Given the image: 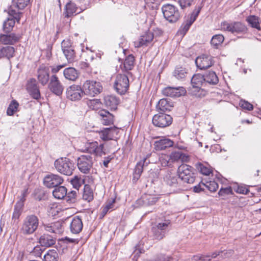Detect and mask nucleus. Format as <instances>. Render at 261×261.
<instances>
[{
    "instance_id": "nucleus-1",
    "label": "nucleus",
    "mask_w": 261,
    "mask_h": 261,
    "mask_svg": "<svg viewBox=\"0 0 261 261\" xmlns=\"http://www.w3.org/2000/svg\"><path fill=\"white\" fill-rule=\"evenodd\" d=\"M39 224V220L36 215H28L22 221L20 232L23 235L32 234L37 230Z\"/></svg>"
},
{
    "instance_id": "nucleus-2",
    "label": "nucleus",
    "mask_w": 261,
    "mask_h": 261,
    "mask_svg": "<svg viewBox=\"0 0 261 261\" xmlns=\"http://www.w3.org/2000/svg\"><path fill=\"white\" fill-rule=\"evenodd\" d=\"M171 226V222L169 219H165L159 222H156L151 227L152 236L153 239L158 241L162 240Z\"/></svg>"
},
{
    "instance_id": "nucleus-3",
    "label": "nucleus",
    "mask_w": 261,
    "mask_h": 261,
    "mask_svg": "<svg viewBox=\"0 0 261 261\" xmlns=\"http://www.w3.org/2000/svg\"><path fill=\"white\" fill-rule=\"evenodd\" d=\"M54 166L58 172L67 176L71 175L75 168L72 161L67 158L57 159L54 162Z\"/></svg>"
},
{
    "instance_id": "nucleus-4",
    "label": "nucleus",
    "mask_w": 261,
    "mask_h": 261,
    "mask_svg": "<svg viewBox=\"0 0 261 261\" xmlns=\"http://www.w3.org/2000/svg\"><path fill=\"white\" fill-rule=\"evenodd\" d=\"M194 171V168L187 164H181L177 169L178 175L181 181L188 184L194 182L195 175Z\"/></svg>"
},
{
    "instance_id": "nucleus-5",
    "label": "nucleus",
    "mask_w": 261,
    "mask_h": 261,
    "mask_svg": "<svg viewBox=\"0 0 261 261\" xmlns=\"http://www.w3.org/2000/svg\"><path fill=\"white\" fill-rule=\"evenodd\" d=\"M221 26L224 31L230 32L233 34H245L248 30L247 26L240 21H234L231 23L224 21L221 23Z\"/></svg>"
},
{
    "instance_id": "nucleus-6",
    "label": "nucleus",
    "mask_w": 261,
    "mask_h": 261,
    "mask_svg": "<svg viewBox=\"0 0 261 261\" xmlns=\"http://www.w3.org/2000/svg\"><path fill=\"white\" fill-rule=\"evenodd\" d=\"M83 88L85 95L92 97L101 93L103 89L100 82L93 80L86 81L83 85Z\"/></svg>"
},
{
    "instance_id": "nucleus-7",
    "label": "nucleus",
    "mask_w": 261,
    "mask_h": 261,
    "mask_svg": "<svg viewBox=\"0 0 261 261\" xmlns=\"http://www.w3.org/2000/svg\"><path fill=\"white\" fill-rule=\"evenodd\" d=\"M129 86V80L126 74L120 73L117 75L114 87L118 93L124 95L128 90Z\"/></svg>"
},
{
    "instance_id": "nucleus-8",
    "label": "nucleus",
    "mask_w": 261,
    "mask_h": 261,
    "mask_svg": "<svg viewBox=\"0 0 261 261\" xmlns=\"http://www.w3.org/2000/svg\"><path fill=\"white\" fill-rule=\"evenodd\" d=\"M162 11L164 18L170 22H175L180 17L178 9L170 4H166L162 6Z\"/></svg>"
},
{
    "instance_id": "nucleus-9",
    "label": "nucleus",
    "mask_w": 261,
    "mask_h": 261,
    "mask_svg": "<svg viewBox=\"0 0 261 261\" xmlns=\"http://www.w3.org/2000/svg\"><path fill=\"white\" fill-rule=\"evenodd\" d=\"M164 181L172 192H178L182 189L181 180L175 173L168 172L164 177Z\"/></svg>"
},
{
    "instance_id": "nucleus-10",
    "label": "nucleus",
    "mask_w": 261,
    "mask_h": 261,
    "mask_svg": "<svg viewBox=\"0 0 261 261\" xmlns=\"http://www.w3.org/2000/svg\"><path fill=\"white\" fill-rule=\"evenodd\" d=\"M77 166L79 170L85 174L90 172L93 162L92 157L90 155H81L77 159Z\"/></svg>"
},
{
    "instance_id": "nucleus-11",
    "label": "nucleus",
    "mask_w": 261,
    "mask_h": 261,
    "mask_svg": "<svg viewBox=\"0 0 261 261\" xmlns=\"http://www.w3.org/2000/svg\"><path fill=\"white\" fill-rule=\"evenodd\" d=\"M83 152H86L99 156H102L107 153L104 148V144L99 145L96 141L86 143Z\"/></svg>"
},
{
    "instance_id": "nucleus-12",
    "label": "nucleus",
    "mask_w": 261,
    "mask_h": 261,
    "mask_svg": "<svg viewBox=\"0 0 261 261\" xmlns=\"http://www.w3.org/2000/svg\"><path fill=\"white\" fill-rule=\"evenodd\" d=\"M172 120V117L170 115L160 113L154 115L152 118V123L156 127L164 128L171 125Z\"/></svg>"
},
{
    "instance_id": "nucleus-13",
    "label": "nucleus",
    "mask_w": 261,
    "mask_h": 261,
    "mask_svg": "<svg viewBox=\"0 0 261 261\" xmlns=\"http://www.w3.org/2000/svg\"><path fill=\"white\" fill-rule=\"evenodd\" d=\"M66 93L67 98L72 101L79 100L85 95L83 88L80 85L75 84L68 87Z\"/></svg>"
},
{
    "instance_id": "nucleus-14",
    "label": "nucleus",
    "mask_w": 261,
    "mask_h": 261,
    "mask_svg": "<svg viewBox=\"0 0 261 261\" xmlns=\"http://www.w3.org/2000/svg\"><path fill=\"white\" fill-rule=\"evenodd\" d=\"M22 36L20 34L15 33H4L0 34V44L14 45L19 42Z\"/></svg>"
},
{
    "instance_id": "nucleus-15",
    "label": "nucleus",
    "mask_w": 261,
    "mask_h": 261,
    "mask_svg": "<svg viewBox=\"0 0 261 261\" xmlns=\"http://www.w3.org/2000/svg\"><path fill=\"white\" fill-rule=\"evenodd\" d=\"M214 63V57L206 54H203L197 57L195 60L197 67L201 70H204L211 67Z\"/></svg>"
},
{
    "instance_id": "nucleus-16",
    "label": "nucleus",
    "mask_w": 261,
    "mask_h": 261,
    "mask_svg": "<svg viewBox=\"0 0 261 261\" xmlns=\"http://www.w3.org/2000/svg\"><path fill=\"white\" fill-rule=\"evenodd\" d=\"M26 89L33 99L39 100L41 98L40 90L35 79L31 78L28 81Z\"/></svg>"
},
{
    "instance_id": "nucleus-17",
    "label": "nucleus",
    "mask_w": 261,
    "mask_h": 261,
    "mask_svg": "<svg viewBox=\"0 0 261 261\" xmlns=\"http://www.w3.org/2000/svg\"><path fill=\"white\" fill-rule=\"evenodd\" d=\"M48 87L53 93L57 96L61 95L64 90V86L55 74L50 77Z\"/></svg>"
},
{
    "instance_id": "nucleus-18",
    "label": "nucleus",
    "mask_w": 261,
    "mask_h": 261,
    "mask_svg": "<svg viewBox=\"0 0 261 261\" xmlns=\"http://www.w3.org/2000/svg\"><path fill=\"white\" fill-rule=\"evenodd\" d=\"M43 182L45 186L51 188L60 186L63 182V179L59 175L50 174L45 176Z\"/></svg>"
},
{
    "instance_id": "nucleus-19",
    "label": "nucleus",
    "mask_w": 261,
    "mask_h": 261,
    "mask_svg": "<svg viewBox=\"0 0 261 261\" xmlns=\"http://www.w3.org/2000/svg\"><path fill=\"white\" fill-rule=\"evenodd\" d=\"M186 93V91L182 87H167L162 90V93L164 95L172 97H179L185 95Z\"/></svg>"
},
{
    "instance_id": "nucleus-20",
    "label": "nucleus",
    "mask_w": 261,
    "mask_h": 261,
    "mask_svg": "<svg viewBox=\"0 0 261 261\" xmlns=\"http://www.w3.org/2000/svg\"><path fill=\"white\" fill-rule=\"evenodd\" d=\"M246 21L251 28L255 29L253 33L256 36L258 35L257 34L261 33V20L259 17L250 15L246 17Z\"/></svg>"
},
{
    "instance_id": "nucleus-21",
    "label": "nucleus",
    "mask_w": 261,
    "mask_h": 261,
    "mask_svg": "<svg viewBox=\"0 0 261 261\" xmlns=\"http://www.w3.org/2000/svg\"><path fill=\"white\" fill-rule=\"evenodd\" d=\"M37 78L43 86L46 85L49 79V68L44 65L40 66L37 71Z\"/></svg>"
},
{
    "instance_id": "nucleus-22",
    "label": "nucleus",
    "mask_w": 261,
    "mask_h": 261,
    "mask_svg": "<svg viewBox=\"0 0 261 261\" xmlns=\"http://www.w3.org/2000/svg\"><path fill=\"white\" fill-rule=\"evenodd\" d=\"M154 35L153 33L148 31L145 32L140 36L139 40L134 42L135 47H140L143 46H147L153 40Z\"/></svg>"
},
{
    "instance_id": "nucleus-23",
    "label": "nucleus",
    "mask_w": 261,
    "mask_h": 261,
    "mask_svg": "<svg viewBox=\"0 0 261 261\" xmlns=\"http://www.w3.org/2000/svg\"><path fill=\"white\" fill-rule=\"evenodd\" d=\"M119 103V98L115 95H107L104 97V105L111 110H116Z\"/></svg>"
},
{
    "instance_id": "nucleus-24",
    "label": "nucleus",
    "mask_w": 261,
    "mask_h": 261,
    "mask_svg": "<svg viewBox=\"0 0 261 261\" xmlns=\"http://www.w3.org/2000/svg\"><path fill=\"white\" fill-rule=\"evenodd\" d=\"M83 227L81 218L79 216L74 217L70 224V231L73 234H78L82 230Z\"/></svg>"
},
{
    "instance_id": "nucleus-25",
    "label": "nucleus",
    "mask_w": 261,
    "mask_h": 261,
    "mask_svg": "<svg viewBox=\"0 0 261 261\" xmlns=\"http://www.w3.org/2000/svg\"><path fill=\"white\" fill-rule=\"evenodd\" d=\"M135 57L133 55H129L125 58L123 65H121V68L123 72L127 74H132L129 72L134 67Z\"/></svg>"
},
{
    "instance_id": "nucleus-26",
    "label": "nucleus",
    "mask_w": 261,
    "mask_h": 261,
    "mask_svg": "<svg viewBox=\"0 0 261 261\" xmlns=\"http://www.w3.org/2000/svg\"><path fill=\"white\" fill-rule=\"evenodd\" d=\"M157 201L158 198L154 195L145 194L137 200L136 203L140 205L149 206L154 204Z\"/></svg>"
},
{
    "instance_id": "nucleus-27",
    "label": "nucleus",
    "mask_w": 261,
    "mask_h": 261,
    "mask_svg": "<svg viewBox=\"0 0 261 261\" xmlns=\"http://www.w3.org/2000/svg\"><path fill=\"white\" fill-rule=\"evenodd\" d=\"M56 238L48 234L41 235L39 239V243L42 247H49L56 243Z\"/></svg>"
},
{
    "instance_id": "nucleus-28",
    "label": "nucleus",
    "mask_w": 261,
    "mask_h": 261,
    "mask_svg": "<svg viewBox=\"0 0 261 261\" xmlns=\"http://www.w3.org/2000/svg\"><path fill=\"white\" fill-rule=\"evenodd\" d=\"M98 114L100 117L101 122L103 124L108 125L113 123L114 116L108 111L101 110Z\"/></svg>"
},
{
    "instance_id": "nucleus-29",
    "label": "nucleus",
    "mask_w": 261,
    "mask_h": 261,
    "mask_svg": "<svg viewBox=\"0 0 261 261\" xmlns=\"http://www.w3.org/2000/svg\"><path fill=\"white\" fill-rule=\"evenodd\" d=\"M173 107L172 102L169 101L168 99L163 98L161 99L156 106V108L161 113H164L166 111H170Z\"/></svg>"
},
{
    "instance_id": "nucleus-30",
    "label": "nucleus",
    "mask_w": 261,
    "mask_h": 261,
    "mask_svg": "<svg viewBox=\"0 0 261 261\" xmlns=\"http://www.w3.org/2000/svg\"><path fill=\"white\" fill-rule=\"evenodd\" d=\"M15 50L14 47L7 46L0 49V59L6 58L8 60L14 57Z\"/></svg>"
},
{
    "instance_id": "nucleus-31",
    "label": "nucleus",
    "mask_w": 261,
    "mask_h": 261,
    "mask_svg": "<svg viewBox=\"0 0 261 261\" xmlns=\"http://www.w3.org/2000/svg\"><path fill=\"white\" fill-rule=\"evenodd\" d=\"M173 145V142L167 138L160 139V140L155 142L154 145L156 150H164L167 148L170 147Z\"/></svg>"
},
{
    "instance_id": "nucleus-32",
    "label": "nucleus",
    "mask_w": 261,
    "mask_h": 261,
    "mask_svg": "<svg viewBox=\"0 0 261 261\" xmlns=\"http://www.w3.org/2000/svg\"><path fill=\"white\" fill-rule=\"evenodd\" d=\"M191 83L192 87L190 88H198V87H202L203 85H205L203 75L199 73L194 74L192 76Z\"/></svg>"
},
{
    "instance_id": "nucleus-33",
    "label": "nucleus",
    "mask_w": 261,
    "mask_h": 261,
    "mask_svg": "<svg viewBox=\"0 0 261 261\" xmlns=\"http://www.w3.org/2000/svg\"><path fill=\"white\" fill-rule=\"evenodd\" d=\"M188 70L182 66H177L172 73V75L178 80H182L188 75Z\"/></svg>"
},
{
    "instance_id": "nucleus-34",
    "label": "nucleus",
    "mask_w": 261,
    "mask_h": 261,
    "mask_svg": "<svg viewBox=\"0 0 261 261\" xmlns=\"http://www.w3.org/2000/svg\"><path fill=\"white\" fill-rule=\"evenodd\" d=\"M203 75L205 84L208 83L211 85H215L218 83V77L214 71H210L206 72Z\"/></svg>"
},
{
    "instance_id": "nucleus-35",
    "label": "nucleus",
    "mask_w": 261,
    "mask_h": 261,
    "mask_svg": "<svg viewBox=\"0 0 261 261\" xmlns=\"http://www.w3.org/2000/svg\"><path fill=\"white\" fill-rule=\"evenodd\" d=\"M63 74L67 80L72 81H75L79 77L77 71L73 67H68L65 69Z\"/></svg>"
},
{
    "instance_id": "nucleus-36",
    "label": "nucleus",
    "mask_w": 261,
    "mask_h": 261,
    "mask_svg": "<svg viewBox=\"0 0 261 261\" xmlns=\"http://www.w3.org/2000/svg\"><path fill=\"white\" fill-rule=\"evenodd\" d=\"M53 194L57 199H62L67 195V189L64 186H57L53 190Z\"/></svg>"
},
{
    "instance_id": "nucleus-37",
    "label": "nucleus",
    "mask_w": 261,
    "mask_h": 261,
    "mask_svg": "<svg viewBox=\"0 0 261 261\" xmlns=\"http://www.w3.org/2000/svg\"><path fill=\"white\" fill-rule=\"evenodd\" d=\"M77 7L76 6V5L71 1H70L66 5L65 17L68 18L72 16L74 13H79V12H77Z\"/></svg>"
},
{
    "instance_id": "nucleus-38",
    "label": "nucleus",
    "mask_w": 261,
    "mask_h": 261,
    "mask_svg": "<svg viewBox=\"0 0 261 261\" xmlns=\"http://www.w3.org/2000/svg\"><path fill=\"white\" fill-rule=\"evenodd\" d=\"M143 167L144 163H142V162H138L136 165L133 175V182H136L140 178L143 171Z\"/></svg>"
},
{
    "instance_id": "nucleus-39",
    "label": "nucleus",
    "mask_w": 261,
    "mask_h": 261,
    "mask_svg": "<svg viewBox=\"0 0 261 261\" xmlns=\"http://www.w3.org/2000/svg\"><path fill=\"white\" fill-rule=\"evenodd\" d=\"M16 20L13 18H7L3 24V30L4 33H10L13 30Z\"/></svg>"
},
{
    "instance_id": "nucleus-40",
    "label": "nucleus",
    "mask_w": 261,
    "mask_h": 261,
    "mask_svg": "<svg viewBox=\"0 0 261 261\" xmlns=\"http://www.w3.org/2000/svg\"><path fill=\"white\" fill-rule=\"evenodd\" d=\"M83 198L90 202L93 199V192L89 185H85L83 189Z\"/></svg>"
},
{
    "instance_id": "nucleus-41",
    "label": "nucleus",
    "mask_w": 261,
    "mask_h": 261,
    "mask_svg": "<svg viewBox=\"0 0 261 261\" xmlns=\"http://www.w3.org/2000/svg\"><path fill=\"white\" fill-rule=\"evenodd\" d=\"M63 52L69 63H72L75 61L76 55L74 47L69 49H64Z\"/></svg>"
},
{
    "instance_id": "nucleus-42",
    "label": "nucleus",
    "mask_w": 261,
    "mask_h": 261,
    "mask_svg": "<svg viewBox=\"0 0 261 261\" xmlns=\"http://www.w3.org/2000/svg\"><path fill=\"white\" fill-rule=\"evenodd\" d=\"M58 253L56 250L50 249L44 256V261H58Z\"/></svg>"
},
{
    "instance_id": "nucleus-43",
    "label": "nucleus",
    "mask_w": 261,
    "mask_h": 261,
    "mask_svg": "<svg viewBox=\"0 0 261 261\" xmlns=\"http://www.w3.org/2000/svg\"><path fill=\"white\" fill-rule=\"evenodd\" d=\"M194 22L187 18V20L182 24L178 31V33L184 36L189 30L190 27Z\"/></svg>"
},
{
    "instance_id": "nucleus-44",
    "label": "nucleus",
    "mask_w": 261,
    "mask_h": 261,
    "mask_svg": "<svg viewBox=\"0 0 261 261\" xmlns=\"http://www.w3.org/2000/svg\"><path fill=\"white\" fill-rule=\"evenodd\" d=\"M23 204L22 202H17L15 205L12 215V219L17 220L21 214Z\"/></svg>"
},
{
    "instance_id": "nucleus-45",
    "label": "nucleus",
    "mask_w": 261,
    "mask_h": 261,
    "mask_svg": "<svg viewBox=\"0 0 261 261\" xmlns=\"http://www.w3.org/2000/svg\"><path fill=\"white\" fill-rule=\"evenodd\" d=\"M224 40V37L222 34H217L213 36L211 43L212 45L217 48L222 43Z\"/></svg>"
},
{
    "instance_id": "nucleus-46",
    "label": "nucleus",
    "mask_w": 261,
    "mask_h": 261,
    "mask_svg": "<svg viewBox=\"0 0 261 261\" xmlns=\"http://www.w3.org/2000/svg\"><path fill=\"white\" fill-rule=\"evenodd\" d=\"M191 94L195 95L198 97H202L205 96L207 94V91L201 88V87L195 88H189Z\"/></svg>"
},
{
    "instance_id": "nucleus-47",
    "label": "nucleus",
    "mask_w": 261,
    "mask_h": 261,
    "mask_svg": "<svg viewBox=\"0 0 261 261\" xmlns=\"http://www.w3.org/2000/svg\"><path fill=\"white\" fill-rule=\"evenodd\" d=\"M8 14L9 15V17L8 18H13L18 23H19L22 13L19 12V9L18 10H16L11 7L9 10Z\"/></svg>"
},
{
    "instance_id": "nucleus-48",
    "label": "nucleus",
    "mask_w": 261,
    "mask_h": 261,
    "mask_svg": "<svg viewBox=\"0 0 261 261\" xmlns=\"http://www.w3.org/2000/svg\"><path fill=\"white\" fill-rule=\"evenodd\" d=\"M19 104L16 100H13L10 103L7 111V115L12 116L17 111Z\"/></svg>"
},
{
    "instance_id": "nucleus-49",
    "label": "nucleus",
    "mask_w": 261,
    "mask_h": 261,
    "mask_svg": "<svg viewBox=\"0 0 261 261\" xmlns=\"http://www.w3.org/2000/svg\"><path fill=\"white\" fill-rule=\"evenodd\" d=\"M84 183L85 180L77 176H75L74 178L71 180V184L73 187L77 190H78Z\"/></svg>"
},
{
    "instance_id": "nucleus-50",
    "label": "nucleus",
    "mask_w": 261,
    "mask_h": 261,
    "mask_svg": "<svg viewBox=\"0 0 261 261\" xmlns=\"http://www.w3.org/2000/svg\"><path fill=\"white\" fill-rule=\"evenodd\" d=\"M196 167L200 172L203 175H209L212 172L209 168L205 166L202 163H197L196 164Z\"/></svg>"
},
{
    "instance_id": "nucleus-51",
    "label": "nucleus",
    "mask_w": 261,
    "mask_h": 261,
    "mask_svg": "<svg viewBox=\"0 0 261 261\" xmlns=\"http://www.w3.org/2000/svg\"><path fill=\"white\" fill-rule=\"evenodd\" d=\"M185 154L179 151L172 152L170 155V159L174 162L177 161L180 159L183 160Z\"/></svg>"
},
{
    "instance_id": "nucleus-52",
    "label": "nucleus",
    "mask_w": 261,
    "mask_h": 261,
    "mask_svg": "<svg viewBox=\"0 0 261 261\" xmlns=\"http://www.w3.org/2000/svg\"><path fill=\"white\" fill-rule=\"evenodd\" d=\"M100 101L98 99H93L87 101V105L90 109L92 110L97 109L100 106Z\"/></svg>"
},
{
    "instance_id": "nucleus-53",
    "label": "nucleus",
    "mask_w": 261,
    "mask_h": 261,
    "mask_svg": "<svg viewBox=\"0 0 261 261\" xmlns=\"http://www.w3.org/2000/svg\"><path fill=\"white\" fill-rule=\"evenodd\" d=\"M204 187H206L210 191L214 192L216 191L218 188V184L215 181H210L204 183Z\"/></svg>"
},
{
    "instance_id": "nucleus-54",
    "label": "nucleus",
    "mask_w": 261,
    "mask_h": 261,
    "mask_svg": "<svg viewBox=\"0 0 261 261\" xmlns=\"http://www.w3.org/2000/svg\"><path fill=\"white\" fill-rule=\"evenodd\" d=\"M100 138L103 141L112 140L111 133L109 132L108 128H105L99 132Z\"/></svg>"
},
{
    "instance_id": "nucleus-55",
    "label": "nucleus",
    "mask_w": 261,
    "mask_h": 261,
    "mask_svg": "<svg viewBox=\"0 0 261 261\" xmlns=\"http://www.w3.org/2000/svg\"><path fill=\"white\" fill-rule=\"evenodd\" d=\"M192 260V261H211V258L210 254H198L193 256Z\"/></svg>"
},
{
    "instance_id": "nucleus-56",
    "label": "nucleus",
    "mask_w": 261,
    "mask_h": 261,
    "mask_svg": "<svg viewBox=\"0 0 261 261\" xmlns=\"http://www.w3.org/2000/svg\"><path fill=\"white\" fill-rule=\"evenodd\" d=\"M66 196L67 201L70 203H74L76 201L77 192L76 191H71L67 193Z\"/></svg>"
},
{
    "instance_id": "nucleus-57",
    "label": "nucleus",
    "mask_w": 261,
    "mask_h": 261,
    "mask_svg": "<svg viewBox=\"0 0 261 261\" xmlns=\"http://www.w3.org/2000/svg\"><path fill=\"white\" fill-rule=\"evenodd\" d=\"M202 7V6L196 7L193 12L189 16H188V18L193 22H194L198 17Z\"/></svg>"
},
{
    "instance_id": "nucleus-58",
    "label": "nucleus",
    "mask_w": 261,
    "mask_h": 261,
    "mask_svg": "<svg viewBox=\"0 0 261 261\" xmlns=\"http://www.w3.org/2000/svg\"><path fill=\"white\" fill-rule=\"evenodd\" d=\"M44 250V249H42L41 245H37L34 248L31 253L35 257H40Z\"/></svg>"
},
{
    "instance_id": "nucleus-59",
    "label": "nucleus",
    "mask_w": 261,
    "mask_h": 261,
    "mask_svg": "<svg viewBox=\"0 0 261 261\" xmlns=\"http://www.w3.org/2000/svg\"><path fill=\"white\" fill-rule=\"evenodd\" d=\"M53 224V233L56 234H61L63 232L62 223L60 222H56Z\"/></svg>"
},
{
    "instance_id": "nucleus-60",
    "label": "nucleus",
    "mask_w": 261,
    "mask_h": 261,
    "mask_svg": "<svg viewBox=\"0 0 261 261\" xmlns=\"http://www.w3.org/2000/svg\"><path fill=\"white\" fill-rule=\"evenodd\" d=\"M218 194L220 196L225 197L227 195L232 194V190L230 187H226L225 188H221Z\"/></svg>"
},
{
    "instance_id": "nucleus-61",
    "label": "nucleus",
    "mask_w": 261,
    "mask_h": 261,
    "mask_svg": "<svg viewBox=\"0 0 261 261\" xmlns=\"http://www.w3.org/2000/svg\"><path fill=\"white\" fill-rule=\"evenodd\" d=\"M115 200L113 199L112 202H109L105 206H104L101 211V216L103 217L108 213L109 210L113 207V204L115 203Z\"/></svg>"
},
{
    "instance_id": "nucleus-62",
    "label": "nucleus",
    "mask_w": 261,
    "mask_h": 261,
    "mask_svg": "<svg viewBox=\"0 0 261 261\" xmlns=\"http://www.w3.org/2000/svg\"><path fill=\"white\" fill-rule=\"evenodd\" d=\"M30 0H17L16 7L19 10L24 9L29 3Z\"/></svg>"
},
{
    "instance_id": "nucleus-63",
    "label": "nucleus",
    "mask_w": 261,
    "mask_h": 261,
    "mask_svg": "<svg viewBox=\"0 0 261 261\" xmlns=\"http://www.w3.org/2000/svg\"><path fill=\"white\" fill-rule=\"evenodd\" d=\"M146 5L150 9L152 10L157 9L158 4L156 3V0H144Z\"/></svg>"
},
{
    "instance_id": "nucleus-64",
    "label": "nucleus",
    "mask_w": 261,
    "mask_h": 261,
    "mask_svg": "<svg viewBox=\"0 0 261 261\" xmlns=\"http://www.w3.org/2000/svg\"><path fill=\"white\" fill-rule=\"evenodd\" d=\"M62 49H69L74 47L72 45V43L70 40H64L61 43Z\"/></svg>"
}]
</instances>
